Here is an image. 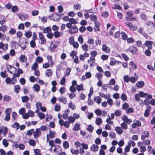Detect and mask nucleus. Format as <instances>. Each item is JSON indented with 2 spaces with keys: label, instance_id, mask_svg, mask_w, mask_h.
<instances>
[{
  "label": "nucleus",
  "instance_id": "f257e3e1",
  "mask_svg": "<svg viewBox=\"0 0 155 155\" xmlns=\"http://www.w3.org/2000/svg\"><path fill=\"white\" fill-rule=\"evenodd\" d=\"M78 29L76 25L72 26L71 28L69 30V32L71 34H73L77 33L78 31Z\"/></svg>",
  "mask_w": 155,
  "mask_h": 155
},
{
  "label": "nucleus",
  "instance_id": "f03ea898",
  "mask_svg": "<svg viewBox=\"0 0 155 155\" xmlns=\"http://www.w3.org/2000/svg\"><path fill=\"white\" fill-rule=\"evenodd\" d=\"M41 132L40 130V129L38 128L35 130V131L34 132L33 136L34 138L35 139H37L38 137L40 136L41 134Z\"/></svg>",
  "mask_w": 155,
  "mask_h": 155
},
{
  "label": "nucleus",
  "instance_id": "7ed1b4c3",
  "mask_svg": "<svg viewBox=\"0 0 155 155\" xmlns=\"http://www.w3.org/2000/svg\"><path fill=\"white\" fill-rule=\"evenodd\" d=\"M153 42L152 41H147L144 44V45L148 48V49H150L152 48Z\"/></svg>",
  "mask_w": 155,
  "mask_h": 155
},
{
  "label": "nucleus",
  "instance_id": "20e7f679",
  "mask_svg": "<svg viewBox=\"0 0 155 155\" xmlns=\"http://www.w3.org/2000/svg\"><path fill=\"white\" fill-rule=\"evenodd\" d=\"M129 51L134 54H137V49L136 47L134 46H130L128 49Z\"/></svg>",
  "mask_w": 155,
  "mask_h": 155
},
{
  "label": "nucleus",
  "instance_id": "39448f33",
  "mask_svg": "<svg viewBox=\"0 0 155 155\" xmlns=\"http://www.w3.org/2000/svg\"><path fill=\"white\" fill-rule=\"evenodd\" d=\"M39 39L41 40V44H45L46 41L44 37V35L41 32L39 33Z\"/></svg>",
  "mask_w": 155,
  "mask_h": 155
},
{
  "label": "nucleus",
  "instance_id": "423d86ee",
  "mask_svg": "<svg viewBox=\"0 0 155 155\" xmlns=\"http://www.w3.org/2000/svg\"><path fill=\"white\" fill-rule=\"evenodd\" d=\"M19 60L21 62H25L27 61V58L25 55L21 54L19 57Z\"/></svg>",
  "mask_w": 155,
  "mask_h": 155
},
{
  "label": "nucleus",
  "instance_id": "0eeeda50",
  "mask_svg": "<svg viewBox=\"0 0 155 155\" xmlns=\"http://www.w3.org/2000/svg\"><path fill=\"white\" fill-rule=\"evenodd\" d=\"M144 84V82L142 81H138L136 84V85L138 88H142Z\"/></svg>",
  "mask_w": 155,
  "mask_h": 155
},
{
  "label": "nucleus",
  "instance_id": "6e6552de",
  "mask_svg": "<svg viewBox=\"0 0 155 155\" xmlns=\"http://www.w3.org/2000/svg\"><path fill=\"white\" fill-rule=\"evenodd\" d=\"M91 150L94 152L97 151L98 150V146L95 144H93L91 147Z\"/></svg>",
  "mask_w": 155,
  "mask_h": 155
},
{
  "label": "nucleus",
  "instance_id": "1a4fd4ad",
  "mask_svg": "<svg viewBox=\"0 0 155 155\" xmlns=\"http://www.w3.org/2000/svg\"><path fill=\"white\" fill-rule=\"evenodd\" d=\"M20 19L21 20H25L28 17V15L26 14H21L18 15Z\"/></svg>",
  "mask_w": 155,
  "mask_h": 155
},
{
  "label": "nucleus",
  "instance_id": "9d476101",
  "mask_svg": "<svg viewBox=\"0 0 155 155\" xmlns=\"http://www.w3.org/2000/svg\"><path fill=\"white\" fill-rule=\"evenodd\" d=\"M115 130L118 134H122L123 131L121 128L119 127H117L115 128Z\"/></svg>",
  "mask_w": 155,
  "mask_h": 155
},
{
  "label": "nucleus",
  "instance_id": "9b49d317",
  "mask_svg": "<svg viewBox=\"0 0 155 155\" xmlns=\"http://www.w3.org/2000/svg\"><path fill=\"white\" fill-rule=\"evenodd\" d=\"M21 87L19 85H15L14 87V91L17 93H18L19 92Z\"/></svg>",
  "mask_w": 155,
  "mask_h": 155
},
{
  "label": "nucleus",
  "instance_id": "f8f14e48",
  "mask_svg": "<svg viewBox=\"0 0 155 155\" xmlns=\"http://www.w3.org/2000/svg\"><path fill=\"white\" fill-rule=\"evenodd\" d=\"M1 128L2 130V132L3 133L4 136H5L8 132V129L7 127H3L2 126H1Z\"/></svg>",
  "mask_w": 155,
  "mask_h": 155
},
{
  "label": "nucleus",
  "instance_id": "ddd939ff",
  "mask_svg": "<svg viewBox=\"0 0 155 155\" xmlns=\"http://www.w3.org/2000/svg\"><path fill=\"white\" fill-rule=\"evenodd\" d=\"M102 50L104 51H106L108 50V52H110V48L107 47L105 44H104L102 46Z\"/></svg>",
  "mask_w": 155,
  "mask_h": 155
},
{
  "label": "nucleus",
  "instance_id": "4468645a",
  "mask_svg": "<svg viewBox=\"0 0 155 155\" xmlns=\"http://www.w3.org/2000/svg\"><path fill=\"white\" fill-rule=\"evenodd\" d=\"M42 30H43L44 33H46L51 31V28L49 27H47L45 28H43Z\"/></svg>",
  "mask_w": 155,
  "mask_h": 155
},
{
  "label": "nucleus",
  "instance_id": "2eb2a0df",
  "mask_svg": "<svg viewBox=\"0 0 155 155\" xmlns=\"http://www.w3.org/2000/svg\"><path fill=\"white\" fill-rule=\"evenodd\" d=\"M140 97H146V95L148 94V93H144L142 91H140L138 93Z\"/></svg>",
  "mask_w": 155,
  "mask_h": 155
},
{
  "label": "nucleus",
  "instance_id": "dca6fc26",
  "mask_svg": "<svg viewBox=\"0 0 155 155\" xmlns=\"http://www.w3.org/2000/svg\"><path fill=\"white\" fill-rule=\"evenodd\" d=\"M140 17L141 19L144 21H146L148 17L144 13H142L140 15Z\"/></svg>",
  "mask_w": 155,
  "mask_h": 155
},
{
  "label": "nucleus",
  "instance_id": "f3484780",
  "mask_svg": "<svg viewBox=\"0 0 155 155\" xmlns=\"http://www.w3.org/2000/svg\"><path fill=\"white\" fill-rule=\"evenodd\" d=\"M49 137L50 138L53 139L54 137V135L55 134L54 131H53L52 130H50L49 131Z\"/></svg>",
  "mask_w": 155,
  "mask_h": 155
},
{
  "label": "nucleus",
  "instance_id": "a211bd4d",
  "mask_svg": "<svg viewBox=\"0 0 155 155\" xmlns=\"http://www.w3.org/2000/svg\"><path fill=\"white\" fill-rule=\"evenodd\" d=\"M94 100L99 104L101 103V99L99 97L97 96L94 97Z\"/></svg>",
  "mask_w": 155,
  "mask_h": 155
},
{
  "label": "nucleus",
  "instance_id": "6ab92c4d",
  "mask_svg": "<svg viewBox=\"0 0 155 155\" xmlns=\"http://www.w3.org/2000/svg\"><path fill=\"white\" fill-rule=\"evenodd\" d=\"M102 122V120L101 118L99 117L97 118L95 120V123L96 125H99L101 124Z\"/></svg>",
  "mask_w": 155,
  "mask_h": 155
},
{
  "label": "nucleus",
  "instance_id": "aec40b11",
  "mask_svg": "<svg viewBox=\"0 0 155 155\" xmlns=\"http://www.w3.org/2000/svg\"><path fill=\"white\" fill-rule=\"evenodd\" d=\"M12 48L16 49L18 48V45L16 41H12Z\"/></svg>",
  "mask_w": 155,
  "mask_h": 155
},
{
  "label": "nucleus",
  "instance_id": "412c9836",
  "mask_svg": "<svg viewBox=\"0 0 155 155\" xmlns=\"http://www.w3.org/2000/svg\"><path fill=\"white\" fill-rule=\"evenodd\" d=\"M120 34H122V39L124 40H126L128 38L125 32L123 31H121Z\"/></svg>",
  "mask_w": 155,
  "mask_h": 155
},
{
  "label": "nucleus",
  "instance_id": "4be33fe9",
  "mask_svg": "<svg viewBox=\"0 0 155 155\" xmlns=\"http://www.w3.org/2000/svg\"><path fill=\"white\" fill-rule=\"evenodd\" d=\"M21 98L23 103L27 102L29 100L28 97L27 96L22 97Z\"/></svg>",
  "mask_w": 155,
  "mask_h": 155
},
{
  "label": "nucleus",
  "instance_id": "5701e85b",
  "mask_svg": "<svg viewBox=\"0 0 155 155\" xmlns=\"http://www.w3.org/2000/svg\"><path fill=\"white\" fill-rule=\"evenodd\" d=\"M90 19L94 21H96L97 20V17L96 16L94 15H91L90 16Z\"/></svg>",
  "mask_w": 155,
  "mask_h": 155
},
{
  "label": "nucleus",
  "instance_id": "b1692460",
  "mask_svg": "<svg viewBox=\"0 0 155 155\" xmlns=\"http://www.w3.org/2000/svg\"><path fill=\"white\" fill-rule=\"evenodd\" d=\"M33 88L34 89L35 91L38 92L40 89L39 85L38 84H35L34 85Z\"/></svg>",
  "mask_w": 155,
  "mask_h": 155
},
{
  "label": "nucleus",
  "instance_id": "393cba45",
  "mask_svg": "<svg viewBox=\"0 0 155 155\" xmlns=\"http://www.w3.org/2000/svg\"><path fill=\"white\" fill-rule=\"evenodd\" d=\"M12 127L14 128H16L17 130H18L19 128L20 125L19 123L15 122L14 124H12Z\"/></svg>",
  "mask_w": 155,
  "mask_h": 155
},
{
  "label": "nucleus",
  "instance_id": "a878e982",
  "mask_svg": "<svg viewBox=\"0 0 155 155\" xmlns=\"http://www.w3.org/2000/svg\"><path fill=\"white\" fill-rule=\"evenodd\" d=\"M94 129V127L91 125H89L88 126L87 130L90 133H91Z\"/></svg>",
  "mask_w": 155,
  "mask_h": 155
},
{
  "label": "nucleus",
  "instance_id": "bb28decb",
  "mask_svg": "<svg viewBox=\"0 0 155 155\" xmlns=\"http://www.w3.org/2000/svg\"><path fill=\"white\" fill-rule=\"evenodd\" d=\"M11 99V97L10 96L8 95H4L3 97V100L4 101H10Z\"/></svg>",
  "mask_w": 155,
  "mask_h": 155
},
{
  "label": "nucleus",
  "instance_id": "cd10ccee",
  "mask_svg": "<svg viewBox=\"0 0 155 155\" xmlns=\"http://www.w3.org/2000/svg\"><path fill=\"white\" fill-rule=\"evenodd\" d=\"M52 44V43L51 45ZM57 48V45L55 44H54L53 45L52 47H51V46H50V51H51V52H55V50H54V49H55V48Z\"/></svg>",
  "mask_w": 155,
  "mask_h": 155
},
{
  "label": "nucleus",
  "instance_id": "c85d7f7f",
  "mask_svg": "<svg viewBox=\"0 0 155 155\" xmlns=\"http://www.w3.org/2000/svg\"><path fill=\"white\" fill-rule=\"evenodd\" d=\"M95 77L97 78V79L101 80L102 78V74L100 73H97L95 75Z\"/></svg>",
  "mask_w": 155,
  "mask_h": 155
},
{
  "label": "nucleus",
  "instance_id": "c756f323",
  "mask_svg": "<svg viewBox=\"0 0 155 155\" xmlns=\"http://www.w3.org/2000/svg\"><path fill=\"white\" fill-rule=\"evenodd\" d=\"M80 129V124H76L73 128V130L75 131H77L78 130Z\"/></svg>",
  "mask_w": 155,
  "mask_h": 155
},
{
  "label": "nucleus",
  "instance_id": "7c9ffc66",
  "mask_svg": "<svg viewBox=\"0 0 155 155\" xmlns=\"http://www.w3.org/2000/svg\"><path fill=\"white\" fill-rule=\"evenodd\" d=\"M115 27L113 25V26L111 29L110 30V31H109V34L110 35L112 36L113 35L114 32V31L115 30Z\"/></svg>",
  "mask_w": 155,
  "mask_h": 155
},
{
  "label": "nucleus",
  "instance_id": "2f4dec72",
  "mask_svg": "<svg viewBox=\"0 0 155 155\" xmlns=\"http://www.w3.org/2000/svg\"><path fill=\"white\" fill-rule=\"evenodd\" d=\"M18 7L16 5H15L12 6L11 10L13 12H15L18 11Z\"/></svg>",
  "mask_w": 155,
  "mask_h": 155
},
{
  "label": "nucleus",
  "instance_id": "473e14b6",
  "mask_svg": "<svg viewBox=\"0 0 155 155\" xmlns=\"http://www.w3.org/2000/svg\"><path fill=\"white\" fill-rule=\"evenodd\" d=\"M51 69H48L46 71V75L47 77H49L50 76H51L52 74V72H51Z\"/></svg>",
  "mask_w": 155,
  "mask_h": 155
},
{
  "label": "nucleus",
  "instance_id": "72a5a7b5",
  "mask_svg": "<svg viewBox=\"0 0 155 155\" xmlns=\"http://www.w3.org/2000/svg\"><path fill=\"white\" fill-rule=\"evenodd\" d=\"M81 48L82 50L85 51H87L88 50V46L85 44L82 45Z\"/></svg>",
  "mask_w": 155,
  "mask_h": 155
},
{
  "label": "nucleus",
  "instance_id": "f704fd0d",
  "mask_svg": "<svg viewBox=\"0 0 155 155\" xmlns=\"http://www.w3.org/2000/svg\"><path fill=\"white\" fill-rule=\"evenodd\" d=\"M25 35L27 38H30L32 35L31 32V31H27L25 33Z\"/></svg>",
  "mask_w": 155,
  "mask_h": 155
},
{
  "label": "nucleus",
  "instance_id": "c9c22d12",
  "mask_svg": "<svg viewBox=\"0 0 155 155\" xmlns=\"http://www.w3.org/2000/svg\"><path fill=\"white\" fill-rule=\"evenodd\" d=\"M121 127L124 130H126L127 128V125L125 122H124L121 124Z\"/></svg>",
  "mask_w": 155,
  "mask_h": 155
},
{
  "label": "nucleus",
  "instance_id": "e433bc0d",
  "mask_svg": "<svg viewBox=\"0 0 155 155\" xmlns=\"http://www.w3.org/2000/svg\"><path fill=\"white\" fill-rule=\"evenodd\" d=\"M63 147L65 149H67L69 147V144L68 141H64L63 144Z\"/></svg>",
  "mask_w": 155,
  "mask_h": 155
},
{
  "label": "nucleus",
  "instance_id": "4c0bfd02",
  "mask_svg": "<svg viewBox=\"0 0 155 155\" xmlns=\"http://www.w3.org/2000/svg\"><path fill=\"white\" fill-rule=\"evenodd\" d=\"M130 64L131 66L133 69H137V66L133 61H130Z\"/></svg>",
  "mask_w": 155,
  "mask_h": 155
},
{
  "label": "nucleus",
  "instance_id": "58836bf2",
  "mask_svg": "<svg viewBox=\"0 0 155 155\" xmlns=\"http://www.w3.org/2000/svg\"><path fill=\"white\" fill-rule=\"evenodd\" d=\"M38 116L40 117L41 119H45V114L41 112L38 113Z\"/></svg>",
  "mask_w": 155,
  "mask_h": 155
},
{
  "label": "nucleus",
  "instance_id": "ea45409f",
  "mask_svg": "<svg viewBox=\"0 0 155 155\" xmlns=\"http://www.w3.org/2000/svg\"><path fill=\"white\" fill-rule=\"evenodd\" d=\"M77 90L78 91L83 90V85L82 84H81L80 85H77Z\"/></svg>",
  "mask_w": 155,
  "mask_h": 155
},
{
  "label": "nucleus",
  "instance_id": "a19ab883",
  "mask_svg": "<svg viewBox=\"0 0 155 155\" xmlns=\"http://www.w3.org/2000/svg\"><path fill=\"white\" fill-rule=\"evenodd\" d=\"M8 66H9V68L11 69L12 68H14L15 71L17 70V69L16 68H15V67L14 66H12V65H7V69L8 70V71L11 74H13V73L12 71H10L9 69V68H8Z\"/></svg>",
  "mask_w": 155,
  "mask_h": 155
},
{
  "label": "nucleus",
  "instance_id": "79ce46f5",
  "mask_svg": "<svg viewBox=\"0 0 155 155\" xmlns=\"http://www.w3.org/2000/svg\"><path fill=\"white\" fill-rule=\"evenodd\" d=\"M34 129H31L30 130H28L27 132V135H28L31 136L32 135V134H34Z\"/></svg>",
  "mask_w": 155,
  "mask_h": 155
},
{
  "label": "nucleus",
  "instance_id": "37998d69",
  "mask_svg": "<svg viewBox=\"0 0 155 155\" xmlns=\"http://www.w3.org/2000/svg\"><path fill=\"white\" fill-rule=\"evenodd\" d=\"M5 18L2 16H0V24L1 25H3L5 23Z\"/></svg>",
  "mask_w": 155,
  "mask_h": 155
},
{
  "label": "nucleus",
  "instance_id": "c03bdc74",
  "mask_svg": "<svg viewBox=\"0 0 155 155\" xmlns=\"http://www.w3.org/2000/svg\"><path fill=\"white\" fill-rule=\"evenodd\" d=\"M54 35L55 38H57L60 36L61 33L58 31H56L54 33Z\"/></svg>",
  "mask_w": 155,
  "mask_h": 155
},
{
  "label": "nucleus",
  "instance_id": "a18cd8bd",
  "mask_svg": "<svg viewBox=\"0 0 155 155\" xmlns=\"http://www.w3.org/2000/svg\"><path fill=\"white\" fill-rule=\"evenodd\" d=\"M112 8L113 9H117L121 10L122 7L119 5H114V6H112Z\"/></svg>",
  "mask_w": 155,
  "mask_h": 155
},
{
  "label": "nucleus",
  "instance_id": "49530a36",
  "mask_svg": "<svg viewBox=\"0 0 155 155\" xmlns=\"http://www.w3.org/2000/svg\"><path fill=\"white\" fill-rule=\"evenodd\" d=\"M94 24L96 28L97 29V30L98 31H100V24L99 22H98L97 21H95L94 22Z\"/></svg>",
  "mask_w": 155,
  "mask_h": 155
},
{
  "label": "nucleus",
  "instance_id": "de8ad7c7",
  "mask_svg": "<svg viewBox=\"0 0 155 155\" xmlns=\"http://www.w3.org/2000/svg\"><path fill=\"white\" fill-rule=\"evenodd\" d=\"M2 144L5 147H7L9 144L7 140L5 139L3 140Z\"/></svg>",
  "mask_w": 155,
  "mask_h": 155
},
{
  "label": "nucleus",
  "instance_id": "09e8293b",
  "mask_svg": "<svg viewBox=\"0 0 155 155\" xmlns=\"http://www.w3.org/2000/svg\"><path fill=\"white\" fill-rule=\"evenodd\" d=\"M68 120L69 121L68 122L69 123H73L75 121V118L73 117L70 116L68 118Z\"/></svg>",
  "mask_w": 155,
  "mask_h": 155
},
{
  "label": "nucleus",
  "instance_id": "8fccbe9b",
  "mask_svg": "<svg viewBox=\"0 0 155 155\" xmlns=\"http://www.w3.org/2000/svg\"><path fill=\"white\" fill-rule=\"evenodd\" d=\"M7 26L6 25H4V26L1 27L0 26V31H2L3 32L5 33L6 31V27Z\"/></svg>",
  "mask_w": 155,
  "mask_h": 155
},
{
  "label": "nucleus",
  "instance_id": "3c124183",
  "mask_svg": "<svg viewBox=\"0 0 155 155\" xmlns=\"http://www.w3.org/2000/svg\"><path fill=\"white\" fill-rule=\"evenodd\" d=\"M69 21L71 24H75L77 23V21L76 20L73 18H70Z\"/></svg>",
  "mask_w": 155,
  "mask_h": 155
},
{
  "label": "nucleus",
  "instance_id": "603ef678",
  "mask_svg": "<svg viewBox=\"0 0 155 155\" xmlns=\"http://www.w3.org/2000/svg\"><path fill=\"white\" fill-rule=\"evenodd\" d=\"M137 80V78L134 77H130V81L133 83H134Z\"/></svg>",
  "mask_w": 155,
  "mask_h": 155
},
{
  "label": "nucleus",
  "instance_id": "864d4df0",
  "mask_svg": "<svg viewBox=\"0 0 155 155\" xmlns=\"http://www.w3.org/2000/svg\"><path fill=\"white\" fill-rule=\"evenodd\" d=\"M81 8V5L80 4L78 3L74 5V9L78 10L80 9Z\"/></svg>",
  "mask_w": 155,
  "mask_h": 155
},
{
  "label": "nucleus",
  "instance_id": "5fc2aeb1",
  "mask_svg": "<svg viewBox=\"0 0 155 155\" xmlns=\"http://www.w3.org/2000/svg\"><path fill=\"white\" fill-rule=\"evenodd\" d=\"M70 123L68 121H65L63 124V125L66 128H68L70 126Z\"/></svg>",
  "mask_w": 155,
  "mask_h": 155
},
{
  "label": "nucleus",
  "instance_id": "6e6d98bb",
  "mask_svg": "<svg viewBox=\"0 0 155 155\" xmlns=\"http://www.w3.org/2000/svg\"><path fill=\"white\" fill-rule=\"evenodd\" d=\"M144 54L146 56H150L151 55V52L149 49H147L145 50Z\"/></svg>",
  "mask_w": 155,
  "mask_h": 155
},
{
  "label": "nucleus",
  "instance_id": "4d7b16f0",
  "mask_svg": "<svg viewBox=\"0 0 155 155\" xmlns=\"http://www.w3.org/2000/svg\"><path fill=\"white\" fill-rule=\"evenodd\" d=\"M129 107V105L127 103H125L122 105V108L123 110H126Z\"/></svg>",
  "mask_w": 155,
  "mask_h": 155
},
{
  "label": "nucleus",
  "instance_id": "13d9d810",
  "mask_svg": "<svg viewBox=\"0 0 155 155\" xmlns=\"http://www.w3.org/2000/svg\"><path fill=\"white\" fill-rule=\"evenodd\" d=\"M109 15V13L108 12L106 11L105 12H103L101 15V16L104 18H106Z\"/></svg>",
  "mask_w": 155,
  "mask_h": 155
},
{
  "label": "nucleus",
  "instance_id": "bf43d9fd",
  "mask_svg": "<svg viewBox=\"0 0 155 155\" xmlns=\"http://www.w3.org/2000/svg\"><path fill=\"white\" fill-rule=\"evenodd\" d=\"M71 70V69L69 68V67H68L67 68V69L66 71V73L65 74V76L67 75L68 76L70 74V72Z\"/></svg>",
  "mask_w": 155,
  "mask_h": 155
},
{
  "label": "nucleus",
  "instance_id": "052dcab7",
  "mask_svg": "<svg viewBox=\"0 0 155 155\" xmlns=\"http://www.w3.org/2000/svg\"><path fill=\"white\" fill-rule=\"evenodd\" d=\"M68 107L72 109L73 110H74L76 108L75 106L72 103H70L68 105Z\"/></svg>",
  "mask_w": 155,
  "mask_h": 155
},
{
  "label": "nucleus",
  "instance_id": "680f3d73",
  "mask_svg": "<svg viewBox=\"0 0 155 155\" xmlns=\"http://www.w3.org/2000/svg\"><path fill=\"white\" fill-rule=\"evenodd\" d=\"M121 55L123 58L124 59V60L126 61H128L129 59V58L127 56V55H126L125 54L123 53Z\"/></svg>",
  "mask_w": 155,
  "mask_h": 155
},
{
  "label": "nucleus",
  "instance_id": "e2e57ef3",
  "mask_svg": "<svg viewBox=\"0 0 155 155\" xmlns=\"http://www.w3.org/2000/svg\"><path fill=\"white\" fill-rule=\"evenodd\" d=\"M78 40L81 44H82L83 42L84 39L81 35H80L78 38Z\"/></svg>",
  "mask_w": 155,
  "mask_h": 155
},
{
  "label": "nucleus",
  "instance_id": "0e129e2a",
  "mask_svg": "<svg viewBox=\"0 0 155 155\" xmlns=\"http://www.w3.org/2000/svg\"><path fill=\"white\" fill-rule=\"evenodd\" d=\"M61 109V107L60 105L57 104H56L54 107V110L56 111H59Z\"/></svg>",
  "mask_w": 155,
  "mask_h": 155
},
{
  "label": "nucleus",
  "instance_id": "69168bd1",
  "mask_svg": "<svg viewBox=\"0 0 155 155\" xmlns=\"http://www.w3.org/2000/svg\"><path fill=\"white\" fill-rule=\"evenodd\" d=\"M114 114L117 117L119 116L121 114V111L118 110H116L114 112Z\"/></svg>",
  "mask_w": 155,
  "mask_h": 155
},
{
  "label": "nucleus",
  "instance_id": "338daca9",
  "mask_svg": "<svg viewBox=\"0 0 155 155\" xmlns=\"http://www.w3.org/2000/svg\"><path fill=\"white\" fill-rule=\"evenodd\" d=\"M31 46L33 48H35L36 46L35 42V40H32L30 42Z\"/></svg>",
  "mask_w": 155,
  "mask_h": 155
},
{
  "label": "nucleus",
  "instance_id": "774afa93",
  "mask_svg": "<svg viewBox=\"0 0 155 155\" xmlns=\"http://www.w3.org/2000/svg\"><path fill=\"white\" fill-rule=\"evenodd\" d=\"M29 143L31 145L34 146L35 145V142L34 140H30L29 142Z\"/></svg>",
  "mask_w": 155,
  "mask_h": 155
}]
</instances>
